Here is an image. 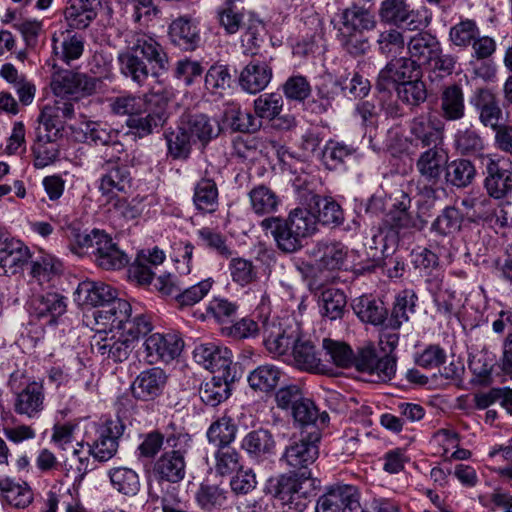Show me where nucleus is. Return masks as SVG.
I'll return each mask as SVG.
<instances>
[{
    "instance_id": "obj_1",
    "label": "nucleus",
    "mask_w": 512,
    "mask_h": 512,
    "mask_svg": "<svg viewBox=\"0 0 512 512\" xmlns=\"http://www.w3.org/2000/svg\"><path fill=\"white\" fill-rule=\"evenodd\" d=\"M120 72L142 86L150 76L168 69V56L154 35L144 31H130L125 36V47L118 54Z\"/></svg>"
},
{
    "instance_id": "obj_2",
    "label": "nucleus",
    "mask_w": 512,
    "mask_h": 512,
    "mask_svg": "<svg viewBox=\"0 0 512 512\" xmlns=\"http://www.w3.org/2000/svg\"><path fill=\"white\" fill-rule=\"evenodd\" d=\"M396 357L391 354L380 355L373 343L357 347L353 353L351 368L365 374L370 382H388L396 373Z\"/></svg>"
},
{
    "instance_id": "obj_3",
    "label": "nucleus",
    "mask_w": 512,
    "mask_h": 512,
    "mask_svg": "<svg viewBox=\"0 0 512 512\" xmlns=\"http://www.w3.org/2000/svg\"><path fill=\"white\" fill-rule=\"evenodd\" d=\"M306 255L314 261V265L302 262L298 270L304 277L313 278L316 270L320 272L340 270L346 262L348 248L340 241L322 239L308 248Z\"/></svg>"
},
{
    "instance_id": "obj_4",
    "label": "nucleus",
    "mask_w": 512,
    "mask_h": 512,
    "mask_svg": "<svg viewBox=\"0 0 512 512\" xmlns=\"http://www.w3.org/2000/svg\"><path fill=\"white\" fill-rule=\"evenodd\" d=\"M315 488V479L311 477L310 471L284 474L270 479L267 487L269 493L284 504L308 498Z\"/></svg>"
},
{
    "instance_id": "obj_5",
    "label": "nucleus",
    "mask_w": 512,
    "mask_h": 512,
    "mask_svg": "<svg viewBox=\"0 0 512 512\" xmlns=\"http://www.w3.org/2000/svg\"><path fill=\"white\" fill-rule=\"evenodd\" d=\"M97 83L96 78L66 70L53 76L51 89L56 100L70 101L75 105L81 97L92 95Z\"/></svg>"
},
{
    "instance_id": "obj_6",
    "label": "nucleus",
    "mask_w": 512,
    "mask_h": 512,
    "mask_svg": "<svg viewBox=\"0 0 512 512\" xmlns=\"http://www.w3.org/2000/svg\"><path fill=\"white\" fill-rule=\"evenodd\" d=\"M100 159L99 166L104 171L99 185L102 195L112 198L119 193H126L131 187V176L125 166L118 164L119 155L105 153Z\"/></svg>"
},
{
    "instance_id": "obj_7",
    "label": "nucleus",
    "mask_w": 512,
    "mask_h": 512,
    "mask_svg": "<svg viewBox=\"0 0 512 512\" xmlns=\"http://www.w3.org/2000/svg\"><path fill=\"white\" fill-rule=\"evenodd\" d=\"M194 361L211 371L225 375L228 380H234L232 372L233 355L230 349L214 342L201 343L193 350Z\"/></svg>"
},
{
    "instance_id": "obj_8",
    "label": "nucleus",
    "mask_w": 512,
    "mask_h": 512,
    "mask_svg": "<svg viewBox=\"0 0 512 512\" xmlns=\"http://www.w3.org/2000/svg\"><path fill=\"white\" fill-rule=\"evenodd\" d=\"M123 432L124 425L119 419L106 420L97 427L95 439L88 444L89 454L99 462L109 461L118 451Z\"/></svg>"
},
{
    "instance_id": "obj_9",
    "label": "nucleus",
    "mask_w": 512,
    "mask_h": 512,
    "mask_svg": "<svg viewBox=\"0 0 512 512\" xmlns=\"http://www.w3.org/2000/svg\"><path fill=\"white\" fill-rule=\"evenodd\" d=\"M183 347L184 342L176 333H153L143 343V357L150 365L169 363L181 354Z\"/></svg>"
},
{
    "instance_id": "obj_10",
    "label": "nucleus",
    "mask_w": 512,
    "mask_h": 512,
    "mask_svg": "<svg viewBox=\"0 0 512 512\" xmlns=\"http://www.w3.org/2000/svg\"><path fill=\"white\" fill-rule=\"evenodd\" d=\"M316 512H361L360 494L352 485H337L317 500Z\"/></svg>"
},
{
    "instance_id": "obj_11",
    "label": "nucleus",
    "mask_w": 512,
    "mask_h": 512,
    "mask_svg": "<svg viewBox=\"0 0 512 512\" xmlns=\"http://www.w3.org/2000/svg\"><path fill=\"white\" fill-rule=\"evenodd\" d=\"M417 76H421V69L415 61L394 57L379 71L375 87L379 92H385Z\"/></svg>"
},
{
    "instance_id": "obj_12",
    "label": "nucleus",
    "mask_w": 512,
    "mask_h": 512,
    "mask_svg": "<svg viewBox=\"0 0 512 512\" xmlns=\"http://www.w3.org/2000/svg\"><path fill=\"white\" fill-rule=\"evenodd\" d=\"M300 328L296 323L269 322L264 326L263 337L267 351L274 356L286 355L299 341Z\"/></svg>"
},
{
    "instance_id": "obj_13",
    "label": "nucleus",
    "mask_w": 512,
    "mask_h": 512,
    "mask_svg": "<svg viewBox=\"0 0 512 512\" xmlns=\"http://www.w3.org/2000/svg\"><path fill=\"white\" fill-rule=\"evenodd\" d=\"M407 140L415 146H438L443 140L444 125L431 114H421L414 117L408 124Z\"/></svg>"
},
{
    "instance_id": "obj_14",
    "label": "nucleus",
    "mask_w": 512,
    "mask_h": 512,
    "mask_svg": "<svg viewBox=\"0 0 512 512\" xmlns=\"http://www.w3.org/2000/svg\"><path fill=\"white\" fill-rule=\"evenodd\" d=\"M110 333L96 335L92 343V350L114 363H122L129 358L135 349L134 339L126 337L120 331Z\"/></svg>"
},
{
    "instance_id": "obj_15",
    "label": "nucleus",
    "mask_w": 512,
    "mask_h": 512,
    "mask_svg": "<svg viewBox=\"0 0 512 512\" xmlns=\"http://www.w3.org/2000/svg\"><path fill=\"white\" fill-rule=\"evenodd\" d=\"M504 158H486L484 187L494 199H502L512 191V170Z\"/></svg>"
},
{
    "instance_id": "obj_16",
    "label": "nucleus",
    "mask_w": 512,
    "mask_h": 512,
    "mask_svg": "<svg viewBox=\"0 0 512 512\" xmlns=\"http://www.w3.org/2000/svg\"><path fill=\"white\" fill-rule=\"evenodd\" d=\"M378 15L384 23L404 26L411 31L422 24L418 12L411 8L407 0H383Z\"/></svg>"
},
{
    "instance_id": "obj_17",
    "label": "nucleus",
    "mask_w": 512,
    "mask_h": 512,
    "mask_svg": "<svg viewBox=\"0 0 512 512\" xmlns=\"http://www.w3.org/2000/svg\"><path fill=\"white\" fill-rule=\"evenodd\" d=\"M74 115L75 107L70 101L55 100L53 104L45 105L39 116V122L47 132L46 140L54 141L63 130L65 120L73 118Z\"/></svg>"
},
{
    "instance_id": "obj_18",
    "label": "nucleus",
    "mask_w": 512,
    "mask_h": 512,
    "mask_svg": "<svg viewBox=\"0 0 512 512\" xmlns=\"http://www.w3.org/2000/svg\"><path fill=\"white\" fill-rule=\"evenodd\" d=\"M448 159L445 149L432 146L420 153L416 160V170L426 183L436 185L445 172Z\"/></svg>"
},
{
    "instance_id": "obj_19",
    "label": "nucleus",
    "mask_w": 512,
    "mask_h": 512,
    "mask_svg": "<svg viewBox=\"0 0 512 512\" xmlns=\"http://www.w3.org/2000/svg\"><path fill=\"white\" fill-rule=\"evenodd\" d=\"M470 102L478 112L479 120L485 127L496 130L501 126L503 112L492 90L488 88L476 89Z\"/></svg>"
},
{
    "instance_id": "obj_20",
    "label": "nucleus",
    "mask_w": 512,
    "mask_h": 512,
    "mask_svg": "<svg viewBox=\"0 0 512 512\" xmlns=\"http://www.w3.org/2000/svg\"><path fill=\"white\" fill-rule=\"evenodd\" d=\"M45 388L43 382L32 381L15 394L13 408L18 415L37 418L44 410Z\"/></svg>"
},
{
    "instance_id": "obj_21",
    "label": "nucleus",
    "mask_w": 512,
    "mask_h": 512,
    "mask_svg": "<svg viewBox=\"0 0 512 512\" xmlns=\"http://www.w3.org/2000/svg\"><path fill=\"white\" fill-rule=\"evenodd\" d=\"M261 227L271 233L277 247L285 253H294L303 246V238L296 234L295 228L287 219L269 217L262 220Z\"/></svg>"
},
{
    "instance_id": "obj_22",
    "label": "nucleus",
    "mask_w": 512,
    "mask_h": 512,
    "mask_svg": "<svg viewBox=\"0 0 512 512\" xmlns=\"http://www.w3.org/2000/svg\"><path fill=\"white\" fill-rule=\"evenodd\" d=\"M168 376L164 370L153 367L142 371L132 384L135 398L150 401L159 397L167 384Z\"/></svg>"
},
{
    "instance_id": "obj_23",
    "label": "nucleus",
    "mask_w": 512,
    "mask_h": 512,
    "mask_svg": "<svg viewBox=\"0 0 512 512\" xmlns=\"http://www.w3.org/2000/svg\"><path fill=\"white\" fill-rule=\"evenodd\" d=\"M272 75L268 61L253 58L240 72L239 85L245 92L257 94L268 86Z\"/></svg>"
},
{
    "instance_id": "obj_24",
    "label": "nucleus",
    "mask_w": 512,
    "mask_h": 512,
    "mask_svg": "<svg viewBox=\"0 0 512 512\" xmlns=\"http://www.w3.org/2000/svg\"><path fill=\"white\" fill-rule=\"evenodd\" d=\"M319 441L318 434L314 439H301L286 447L282 459L295 471H309L308 466L318 458L319 449L316 442Z\"/></svg>"
},
{
    "instance_id": "obj_25",
    "label": "nucleus",
    "mask_w": 512,
    "mask_h": 512,
    "mask_svg": "<svg viewBox=\"0 0 512 512\" xmlns=\"http://www.w3.org/2000/svg\"><path fill=\"white\" fill-rule=\"evenodd\" d=\"M375 27L374 15L368 9L354 4L340 12L337 32L349 35L350 33L370 31Z\"/></svg>"
},
{
    "instance_id": "obj_26",
    "label": "nucleus",
    "mask_w": 512,
    "mask_h": 512,
    "mask_svg": "<svg viewBox=\"0 0 512 512\" xmlns=\"http://www.w3.org/2000/svg\"><path fill=\"white\" fill-rule=\"evenodd\" d=\"M54 56L69 64L81 57L84 51V39L73 29H59L52 36Z\"/></svg>"
},
{
    "instance_id": "obj_27",
    "label": "nucleus",
    "mask_w": 512,
    "mask_h": 512,
    "mask_svg": "<svg viewBox=\"0 0 512 512\" xmlns=\"http://www.w3.org/2000/svg\"><path fill=\"white\" fill-rule=\"evenodd\" d=\"M152 471L159 481L178 483L186 474L185 456L179 451H166L155 461Z\"/></svg>"
},
{
    "instance_id": "obj_28",
    "label": "nucleus",
    "mask_w": 512,
    "mask_h": 512,
    "mask_svg": "<svg viewBox=\"0 0 512 512\" xmlns=\"http://www.w3.org/2000/svg\"><path fill=\"white\" fill-rule=\"evenodd\" d=\"M77 301L83 305L106 308L117 297L115 288L104 282L83 281L76 290Z\"/></svg>"
},
{
    "instance_id": "obj_29",
    "label": "nucleus",
    "mask_w": 512,
    "mask_h": 512,
    "mask_svg": "<svg viewBox=\"0 0 512 512\" xmlns=\"http://www.w3.org/2000/svg\"><path fill=\"white\" fill-rule=\"evenodd\" d=\"M91 253L94 255L96 264L106 270L121 269L129 262L127 255L117 247L107 234L98 238L96 248Z\"/></svg>"
},
{
    "instance_id": "obj_30",
    "label": "nucleus",
    "mask_w": 512,
    "mask_h": 512,
    "mask_svg": "<svg viewBox=\"0 0 512 512\" xmlns=\"http://www.w3.org/2000/svg\"><path fill=\"white\" fill-rule=\"evenodd\" d=\"M316 295L322 317L330 321L343 318L347 305V298L343 290L335 287H319Z\"/></svg>"
},
{
    "instance_id": "obj_31",
    "label": "nucleus",
    "mask_w": 512,
    "mask_h": 512,
    "mask_svg": "<svg viewBox=\"0 0 512 512\" xmlns=\"http://www.w3.org/2000/svg\"><path fill=\"white\" fill-rule=\"evenodd\" d=\"M241 448L250 458L260 462L274 453L275 441L270 431L266 429L253 430L243 437Z\"/></svg>"
},
{
    "instance_id": "obj_32",
    "label": "nucleus",
    "mask_w": 512,
    "mask_h": 512,
    "mask_svg": "<svg viewBox=\"0 0 512 512\" xmlns=\"http://www.w3.org/2000/svg\"><path fill=\"white\" fill-rule=\"evenodd\" d=\"M98 0H68L64 17L71 29H85L97 16Z\"/></svg>"
},
{
    "instance_id": "obj_33",
    "label": "nucleus",
    "mask_w": 512,
    "mask_h": 512,
    "mask_svg": "<svg viewBox=\"0 0 512 512\" xmlns=\"http://www.w3.org/2000/svg\"><path fill=\"white\" fill-rule=\"evenodd\" d=\"M440 116L446 121H457L465 116V99L461 86L448 85L440 94Z\"/></svg>"
},
{
    "instance_id": "obj_34",
    "label": "nucleus",
    "mask_w": 512,
    "mask_h": 512,
    "mask_svg": "<svg viewBox=\"0 0 512 512\" xmlns=\"http://www.w3.org/2000/svg\"><path fill=\"white\" fill-rule=\"evenodd\" d=\"M193 204L202 214H213L219 207V191L212 178H201L194 187Z\"/></svg>"
},
{
    "instance_id": "obj_35",
    "label": "nucleus",
    "mask_w": 512,
    "mask_h": 512,
    "mask_svg": "<svg viewBox=\"0 0 512 512\" xmlns=\"http://www.w3.org/2000/svg\"><path fill=\"white\" fill-rule=\"evenodd\" d=\"M440 43L437 38L429 33L422 32L413 36L407 43L410 57L416 64L428 65L433 57L439 53Z\"/></svg>"
},
{
    "instance_id": "obj_36",
    "label": "nucleus",
    "mask_w": 512,
    "mask_h": 512,
    "mask_svg": "<svg viewBox=\"0 0 512 512\" xmlns=\"http://www.w3.org/2000/svg\"><path fill=\"white\" fill-rule=\"evenodd\" d=\"M307 204L315 211L318 223L339 226L344 221V213L341 206L332 198H322L317 194L309 193L307 195Z\"/></svg>"
},
{
    "instance_id": "obj_37",
    "label": "nucleus",
    "mask_w": 512,
    "mask_h": 512,
    "mask_svg": "<svg viewBox=\"0 0 512 512\" xmlns=\"http://www.w3.org/2000/svg\"><path fill=\"white\" fill-rule=\"evenodd\" d=\"M169 38L175 46L186 51L194 50L200 41L196 25L187 17H179L170 24Z\"/></svg>"
},
{
    "instance_id": "obj_38",
    "label": "nucleus",
    "mask_w": 512,
    "mask_h": 512,
    "mask_svg": "<svg viewBox=\"0 0 512 512\" xmlns=\"http://www.w3.org/2000/svg\"><path fill=\"white\" fill-rule=\"evenodd\" d=\"M130 316V303L118 297L106 308L100 309L94 313L95 320L98 323L109 326L110 332H113V330L121 331L122 326L126 324Z\"/></svg>"
},
{
    "instance_id": "obj_39",
    "label": "nucleus",
    "mask_w": 512,
    "mask_h": 512,
    "mask_svg": "<svg viewBox=\"0 0 512 512\" xmlns=\"http://www.w3.org/2000/svg\"><path fill=\"white\" fill-rule=\"evenodd\" d=\"M32 308L38 318H47L48 323H55L67 310L66 298L55 292L38 295L32 300Z\"/></svg>"
},
{
    "instance_id": "obj_40",
    "label": "nucleus",
    "mask_w": 512,
    "mask_h": 512,
    "mask_svg": "<svg viewBox=\"0 0 512 512\" xmlns=\"http://www.w3.org/2000/svg\"><path fill=\"white\" fill-rule=\"evenodd\" d=\"M294 364L297 368L309 372H323L325 365L322 364V359L316 351L313 342L309 339L299 335L294 349L292 350Z\"/></svg>"
},
{
    "instance_id": "obj_41",
    "label": "nucleus",
    "mask_w": 512,
    "mask_h": 512,
    "mask_svg": "<svg viewBox=\"0 0 512 512\" xmlns=\"http://www.w3.org/2000/svg\"><path fill=\"white\" fill-rule=\"evenodd\" d=\"M84 135L87 141L95 145L106 146L105 153H114L119 155L123 151V144L117 141V133L109 129L105 124L95 121H89L85 124Z\"/></svg>"
},
{
    "instance_id": "obj_42",
    "label": "nucleus",
    "mask_w": 512,
    "mask_h": 512,
    "mask_svg": "<svg viewBox=\"0 0 512 512\" xmlns=\"http://www.w3.org/2000/svg\"><path fill=\"white\" fill-rule=\"evenodd\" d=\"M62 230L70 241L71 251L76 254H81L88 249L94 250L98 238L105 234L99 230H93L91 233L82 231L80 222L76 220L63 225Z\"/></svg>"
},
{
    "instance_id": "obj_43",
    "label": "nucleus",
    "mask_w": 512,
    "mask_h": 512,
    "mask_svg": "<svg viewBox=\"0 0 512 512\" xmlns=\"http://www.w3.org/2000/svg\"><path fill=\"white\" fill-rule=\"evenodd\" d=\"M107 474L112 488L118 493L132 497L140 491V478L135 470L120 466L110 468Z\"/></svg>"
},
{
    "instance_id": "obj_44",
    "label": "nucleus",
    "mask_w": 512,
    "mask_h": 512,
    "mask_svg": "<svg viewBox=\"0 0 512 512\" xmlns=\"http://www.w3.org/2000/svg\"><path fill=\"white\" fill-rule=\"evenodd\" d=\"M159 93L150 91L143 96L126 95L114 98L110 107L114 114L128 115L129 117L143 114L148 111V106Z\"/></svg>"
},
{
    "instance_id": "obj_45",
    "label": "nucleus",
    "mask_w": 512,
    "mask_h": 512,
    "mask_svg": "<svg viewBox=\"0 0 512 512\" xmlns=\"http://www.w3.org/2000/svg\"><path fill=\"white\" fill-rule=\"evenodd\" d=\"M353 310L361 321L372 325H383L387 322V309L382 301L361 296L353 302Z\"/></svg>"
},
{
    "instance_id": "obj_46",
    "label": "nucleus",
    "mask_w": 512,
    "mask_h": 512,
    "mask_svg": "<svg viewBox=\"0 0 512 512\" xmlns=\"http://www.w3.org/2000/svg\"><path fill=\"white\" fill-rule=\"evenodd\" d=\"M287 220L295 228L296 234L303 239L312 236L317 231L318 219L315 211L307 204V196L304 198L302 206L290 211Z\"/></svg>"
},
{
    "instance_id": "obj_47",
    "label": "nucleus",
    "mask_w": 512,
    "mask_h": 512,
    "mask_svg": "<svg viewBox=\"0 0 512 512\" xmlns=\"http://www.w3.org/2000/svg\"><path fill=\"white\" fill-rule=\"evenodd\" d=\"M281 370L271 364L260 365L248 375L249 386L256 392L269 393L278 386Z\"/></svg>"
},
{
    "instance_id": "obj_48",
    "label": "nucleus",
    "mask_w": 512,
    "mask_h": 512,
    "mask_svg": "<svg viewBox=\"0 0 512 512\" xmlns=\"http://www.w3.org/2000/svg\"><path fill=\"white\" fill-rule=\"evenodd\" d=\"M182 124L187 129L193 141L197 139L204 145L219 133L217 122L210 119L205 114L189 115L187 120Z\"/></svg>"
},
{
    "instance_id": "obj_49",
    "label": "nucleus",
    "mask_w": 512,
    "mask_h": 512,
    "mask_svg": "<svg viewBox=\"0 0 512 512\" xmlns=\"http://www.w3.org/2000/svg\"><path fill=\"white\" fill-rule=\"evenodd\" d=\"M476 176L473 163L467 159H455L447 162L445 181L448 185L461 189L468 187Z\"/></svg>"
},
{
    "instance_id": "obj_50",
    "label": "nucleus",
    "mask_w": 512,
    "mask_h": 512,
    "mask_svg": "<svg viewBox=\"0 0 512 512\" xmlns=\"http://www.w3.org/2000/svg\"><path fill=\"white\" fill-rule=\"evenodd\" d=\"M167 145V155L174 160H186L191 153L192 138L182 125L169 129L164 133Z\"/></svg>"
},
{
    "instance_id": "obj_51",
    "label": "nucleus",
    "mask_w": 512,
    "mask_h": 512,
    "mask_svg": "<svg viewBox=\"0 0 512 512\" xmlns=\"http://www.w3.org/2000/svg\"><path fill=\"white\" fill-rule=\"evenodd\" d=\"M416 295L410 291L399 293L394 301L390 316H387L385 329L398 330L409 320V314L414 312Z\"/></svg>"
},
{
    "instance_id": "obj_52",
    "label": "nucleus",
    "mask_w": 512,
    "mask_h": 512,
    "mask_svg": "<svg viewBox=\"0 0 512 512\" xmlns=\"http://www.w3.org/2000/svg\"><path fill=\"white\" fill-rule=\"evenodd\" d=\"M234 380H228L225 375L213 376L210 380L201 385L199 395L201 400L211 407L219 405L230 395V383Z\"/></svg>"
},
{
    "instance_id": "obj_53",
    "label": "nucleus",
    "mask_w": 512,
    "mask_h": 512,
    "mask_svg": "<svg viewBox=\"0 0 512 512\" xmlns=\"http://www.w3.org/2000/svg\"><path fill=\"white\" fill-rule=\"evenodd\" d=\"M248 196L251 209L257 215L274 213L280 204L279 196L264 184L253 187Z\"/></svg>"
},
{
    "instance_id": "obj_54",
    "label": "nucleus",
    "mask_w": 512,
    "mask_h": 512,
    "mask_svg": "<svg viewBox=\"0 0 512 512\" xmlns=\"http://www.w3.org/2000/svg\"><path fill=\"white\" fill-rule=\"evenodd\" d=\"M165 119L162 108L153 110L149 105L147 112L129 117L126 124L135 135L144 137L151 134L155 128L162 126Z\"/></svg>"
},
{
    "instance_id": "obj_55",
    "label": "nucleus",
    "mask_w": 512,
    "mask_h": 512,
    "mask_svg": "<svg viewBox=\"0 0 512 512\" xmlns=\"http://www.w3.org/2000/svg\"><path fill=\"white\" fill-rule=\"evenodd\" d=\"M463 221V213L458 208L447 206L433 221L431 231L442 237L452 236L461 230Z\"/></svg>"
},
{
    "instance_id": "obj_56",
    "label": "nucleus",
    "mask_w": 512,
    "mask_h": 512,
    "mask_svg": "<svg viewBox=\"0 0 512 512\" xmlns=\"http://www.w3.org/2000/svg\"><path fill=\"white\" fill-rule=\"evenodd\" d=\"M237 425L229 416H222L214 421L207 431V438L210 444L217 448L230 446L237 434Z\"/></svg>"
},
{
    "instance_id": "obj_57",
    "label": "nucleus",
    "mask_w": 512,
    "mask_h": 512,
    "mask_svg": "<svg viewBox=\"0 0 512 512\" xmlns=\"http://www.w3.org/2000/svg\"><path fill=\"white\" fill-rule=\"evenodd\" d=\"M29 259L28 247L19 241L5 244V247L0 249V266L4 273H16Z\"/></svg>"
},
{
    "instance_id": "obj_58",
    "label": "nucleus",
    "mask_w": 512,
    "mask_h": 512,
    "mask_svg": "<svg viewBox=\"0 0 512 512\" xmlns=\"http://www.w3.org/2000/svg\"><path fill=\"white\" fill-rule=\"evenodd\" d=\"M395 90L398 99L411 107H417L427 99L426 85L421 76L397 85Z\"/></svg>"
},
{
    "instance_id": "obj_59",
    "label": "nucleus",
    "mask_w": 512,
    "mask_h": 512,
    "mask_svg": "<svg viewBox=\"0 0 512 512\" xmlns=\"http://www.w3.org/2000/svg\"><path fill=\"white\" fill-rule=\"evenodd\" d=\"M481 33L480 27L474 19H461L449 31V40L453 45L466 49L470 47L475 37Z\"/></svg>"
},
{
    "instance_id": "obj_60",
    "label": "nucleus",
    "mask_w": 512,
    "mask_h": 512,
    "mask_svg": "<svg viewBox=\"0 0 512 512\" xmlns=\"http://www.w3.org/2000/svg\"><path fill=\"white\" fill-rule=\"evenodd\" d=\"M3 499L15 508H26L33 501V492L26 484L0 482Z\"/></svg>"
},
{
    "instance_id": "obj_61",
    "label": "nucleus",
    "mask_w": 512,
    "mask_h": 512,
    "mask_svg": "<svg viewBox=\"0 0 512 512\" xmlns=\"http://www.w3.org/2000/svg\"><path fill=\"white\" fill-rule=\"evenodd\" d=\"M231 75L226 65L214 64L206 72L204 86L206 91L215 96H222L230 87Z\"/></svg>"
},
{
    "instance_id": "obj_62",
    "label": "nucleus",
    "mask_w": 512,
    "mask_h": 512,
    "mask_svg": "<svg viewBox=\"0 0 512 512\" xmlns=\"http://www.w3.org/2000/svg\"><path fill=\"white\" fill-rule=\"evenodd\" d=\"M218 20L227 34L237 33L244 25V9L237 7L232 0L218 10Z\"/></svg>"
},
{
    "instance_id": "obj_63",
    "label": "nucleus",
    "mask_w": 512,
    "mask_h": 512,
    "mask_svg": "<svg viewBox=\"0 0 512 512\" xmlns=\"http://www.w3.org/2000/svg\"><path fill=\"white\" fill-rule=\"evenodd\" d=\"M322 347L330 362L341 368H351L354 351L347 343L325 338Z\"/></svg>"
},
{
    "instance_id": "obj_64",
    "label": "nucleus",
    "mask_w": 512,
    "mask_h": 512,
    "mask_svg": "<svg viewBox=\"0 0 512 512\" xmlns=\"http://www.w3.org/2000/svg\"><path fill=\"white\" fill-rule=\"evenodd\" d=\"M61 271V262L50 254H41L32 261L31 274L39 282L49 281Z\"/></svg>"
}]
</instances>
